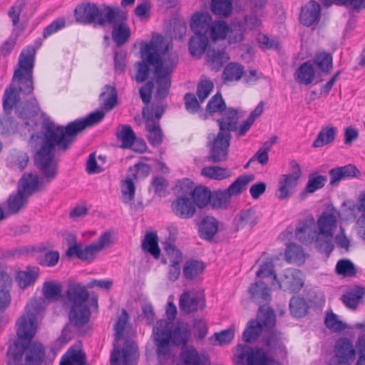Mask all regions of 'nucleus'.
I'll use <instances>...</instances> for the list:
<instances>
[{"instance_id": "nucleus-55", "label": "nucleus", "mask_w": 365, "mask_h": 365, "mask_svg": "<svg viewBox=\"0 0 365 365\" xmlns=\"http://www.w3.org/2000/svg\"><path fill=\"white\" fill-rule=\"evenodd\" d=\"M324 324L333 332H341L346 328V324L339 320L338 316L331 311L326 313Z\"/></svg>"}, {"instance_id": "nucleus-11", "label": "nucleus", "mask_w": 365, "mask_h": 365, "mask_svg": "<svg viewBox=\"0 0 365 365\" xmlns=\"http://www.w3.org/2000/svg\"><path fill=\"white\" fill-rule=\"evenodd\" d=\"M289 166L291 173L282 175L279 180L276 195L279 200H284L290 196L291 191L297 186L299 180L302 175V168L296 160H292L289 162Z\"/></svg>"}, {"instance_id": "nucleus-58", "label": "nucleus", "mask_w": 365, "mask_h": 365, "mask_svg": "<svg viewBox=\"0 0 365 365\" xmlns=\"http://www.w3.org/2000/svg\"><path fill=\"white\" fill-rule=\"evenodd\" d=\"M257 321L262 326V329H271L274 326L276 322V317L274 311L271 309L263 310L262 307H259L257 314Z\"/></svg>"}, {"instance_id": "nucleus-39", "label": "nucleus", "mask_w": 365, "mask_h": 365, "mask_svg": "<svg viewBox=\"0 0 365 365\" xmlns=\"http://www.w3.org/2000/svg\"><path fill=\"white\" fill-rule=\"evenodd\" d=\"M205 269L202 262L190 259L186 261L182 269L184 277L187 280H193L200 275Z\"/></svg>"}, {"instance_id": "nucleus-54", "label": "nucleus", "mask_w": 365, "mask_h": 365, "mask_svg": "<svg viewBox=\"0 0 365 365\" xmlns=\"http://www.w3.org/2000/svg\"><path fill=\"white\" fill-rule=\"evenodd\" d=\"M165 252L164 263L167 264H180L182 259V253L172 243H165L163 247Z\"/></svg>"}, {"instance_id": "nucleus-23", "label": "nucleus", "mask_w": 365, "mask_h": 365, "mask_svg": "<svg viewBox=\"0 0 365 365\" xmlns=\"http://www.w3.org/2000/svg\"><path fill=\"white\" fill-rule=\"evenodd\" d=\"M180 359L182 365H209L207 357L200 354L192 346L182 349Z\"/></svg>"}, {"instance_id": "nucleus-9", "label": "nucleus", "mask_w": 365, "mask_h": 365, "mask_svg": "<svg viewBox=\"0 0 365 365\" xmlns=\"http://www.w3.org/2000/svg\"><path fill=\"white\" fill-rule=\"evenodd\" d=\"M112 244L111 235L108 232L103 233L98 239L89 245L83 247L77 243L70 246L66 255L68 257L76 256L79 259L86 262L93 261L98 254L103 249L108 247Z\"/></svg>"}, {"instance_id": "nucleus-29", "label": "nucleus", "mask_w": 365, "mask_h": 365, "mask_svg": "<svg viewBox=\"0 0 365 365\" xmlns=\"http://www.w3.org/2000/svg\"><path fill=\"white\" fill-rule=\"evenodd\" d=\"M62 285L60 282L57 281H46L42 287V294L43 298L38 299H33L28 304H29L31 301L37 300V299H43L44 307L45 299L47 300H56L58 299L62 292ZM44 308L41 311V312L38 314V316L43 312Z\"/></svg>"}, {"instance_id": "nucleus-18", "label": "nucleus", "mask_w": 365, "mask_h": 365, "mask_svg": "<svg viewBox=\"0 0 365 365\" xmlns=\"http://www.w3.org/2000/svg\"><path fill=\"white\" fill-rule=\"evenodd\" d=\"M205 300L195 292H184L179 300V307L185 314H190L197 312L199 309H203Z\"/></svg>"}, {"instance_id": "nucleus-3", "label": "nucleus", "mask_w": 365, "mask_h": 365, "mask_svg": "<svg viewBox=\"0 0 365 365\" xmlns=\"http://www.w3.org/2000/svg\"><path fill=\"white\" fill-rule=\"evenodd\" d=\"M36 50L27 46L21 52L17 67L14 70L12 81L18 88L10 86L6 89L3 98V108L6 113H11L19 101V93L29 95L34 90L33 69L34 67Z\"/></svg>"}, {"instance_id": "nucleus-62", "label": "nucleus", "mask_w": 365, "mask_h": 365, "mask_svg": "<svg viewBox=\"0 0 365 365\" xmlns=\"http://www.w3.org/2000/svg\"><path fill=\"white\" fill-rule=\"evenodd\" d=\"M322 3L329 6L333 3L338 5L349 6L354 10H361L365 9V0H320Z\"/></svg>"}, {"instance_id": "nucleus-22", "label": "nucleus", "mask_w": 365, "mask_h": 365, "mask_svg": "<svg viewBox=\"0 0 365 365\" xmlns=\"http://www.w3.org/2000/svg\"><path fill=\"white\" fill-rule=\"evenodd\" d=\"M321 7L315 1H309L302 8L299 20L305 26H310L319 21L320 19Z\"/></svg>"}, {"instance_id": "nucleus-7", "label": "nucleus", "mask_w": 365, "mask_h": 365, "mask_svg": "<svg viewBox=\"0 0 365 365\" xmlns=\"http://www.w3.org/2000/svg\"><path fill=\"white\" fill-rule=\"evenodd\" d=\"M105 116L103 110H96L83 118L69 123L66 127L56 125L49 117H45L41 125L43 137H73L86 128L101 122Z\"/></svg>"}, {"instance_id": "nucleus-31", "label": "nucleus", "mask_w": 365, "mask_h": 365, "mask_svg": "<svg viewBox=\"0 0 365 365\" xmlns=\"http://www.w3.org/2000/svg\"><path fill=\"white\" fill-rule=\"evenodd\" d=\"M264 344L269 350L276 355L281 357L287 356L285 346L282 341L281 333L277 331H272L264 339Z\"/></svg>"}, {"instance_id": "nucleus-28", "label": "nucleus", "mask_w": 365, "mask_h": 365, "mask_svg": "<svg viewBox=\"0 0 365 365\" xmlns=\"http://www.w3.org/2000/svg\"><path fill=\"white\" fill-rule=\"evenodd\" d=\"M11 282V277L6 272L0 270V312L4 311L10 304L9 289Z\"/></svg>"}, {"instance_id": "nucleus-19", "label": "nucleus", "mask_w": 365, "mask_h": 365, "mask_svg": "<svg viewBox=\"0 0 365 365\" xmlns=\"http://www.w3.org/2000/svg\"><path fill=\"white\" fill-rule=\"evenodd\" d=\"M334 353L339 364H349L354 361L356 356L352 343L346 338L337 340L334 346Z\"/></svg>"}, {"instance_id": "nucleus-52", "label": "nucleus", "mask_w": 365, "mask_h": 365, "mask_svg": "<svg viewBox=\"0 0 365 365\" xmlns=\"http://www.w3.org/2000/svg\"><path fill=\"white\" fill-rule=\"evenodd\" d=\"M38 276V272L34 269H27L17 273L16 282L21 289H25L34 284Z\"/></svg>"}, {"instance_id": "nucleus-60", "label": "nucleus", "mask_w": 365, "mask_h": 365, "mask_svg": "<svg viewBox=\"0 0 365 365\" xmlns=\"http://www.w3.org/2000/svg\"><path fill=\"white\" fill-rule=\"evenodd\" d=\"M336 272L344 277H354L356 273V269L349 259H341L336 264Z\"/></svg>"}, {"instance_id": "nucleus-35", "label": "nucleus", "mask_w": 365, "mask_h": 365, "mask_svg": "<svg viewBox=\"0 0 365 365\" xmlns=\"http://www.w3.org/2000/svg\"><path fill=\"white\" fill-rule=\"evenodd\" d=\"M99 100L101 102L102 108L106 110H111L117 104L118 93L115 87L107 85L104 91L100 94Z\"/></svg>"}, {"instance_id": "nucleus-45", "label": "nucleus", "mask_w": 365, "mask_h": 365, "mask_svg": "<svg viewBox=\"0 0 365 365\" xmlns=\"http://www.w3.org/2000/svg\"><path fill=\"white\" fill-rule=\"evenodd\" d=\"M210 9L216 16L227 17L232 13V3L231 0H212Z\"/></svg>"}, {"instance_id": "nucleus-10", "label": "nucleus", "mask_w": 365, "mask_h": 365, "mask_svg": "<svg viewBox=\"0 0 365 365\" xmlns=\"http://www.w3.org/2000/svg\"><path fill=\"white\" fill-rule=\"evenodd\" d=\"M108 6L100 10L95 4L88 3L86 5L78 6L75 9V17L77 22L83 24H97L103 26L107 22V13Z\"/></svg>"}, {"instance_id": "nucleus-24", "label": "nucleus", "mask_w": 365, "mask_h": 365, "mask_svg": "<svg viewBox=\"0 0 365 365\" xmlns=\"http://www.w3.org/2000/svg\"><path fill=\"white\" fill-rule=\"evenodd\" d=\"M212 20V16L207 13L195 14L191 19V30L195 35L208 36Z\"/></svg>"}, {"instance_id": "nucleus-20", "label": "nucleus", "mask_w": 365, "mask_h": 365, "mask_svg": "<svg viewBox=\"0 0 365 365\" xmlns=\"http://www.w3.org/2000/svg\"><path fill=\"white\" fill-rule=\"evenodd\" d=\"M173 213L182 219H190L196 212L195 204L188 197H178L171 204Z\"/></svg>"}, {"instance_id": "nucleus-48", "label": "nucleus", "mask_w": 365, "mask_h": 365, "mask_svg": "<svg viewBox=\"0 0 365 365\" xmlns=\"http://www.w3.org/2000/svg\"><path fill=\"white\" fill-rule=\"evenodd\" d=\"M243 73L244 68L242 65L232 62L225 68L222 78L226 81H239Z\"/></svg>"}, {"instance_id": "nucleus-32", "label": "nucleus", "mask_w": 365, "mask_h": 365, "mask_svg": "<svg viewBox=\"0 0 365 365\" xmlns=\"http://www.w3.org/2000/svg\"><path fill=\"white\" fill-rule=\"evenodd\" d=\"M294 79L304 85L310 84L315 77V71L310 61L303 63L294 72Z\"/></svg>"}, {"instance_id": "nucleus-49", "label": "nucleus", "mask_w": 365, "mask_h": 365, "mask_svg": "<svg viewBox=\"0 0 365 365\" xmlns=\"http://www.w3.org/2000/svg\"><path fill=\"white\" fill-rule=\"evenodd\" d=\"M228 26L224 21H216L211 23L208 37L213 41L225 38L228 32Z\"/></svg>"}, {"instance_id": "nucleus-50", "label": "nucleus", "mask_w": 365, "mask_h": 365, "mask_svg": "<svg viewBox=\"0 0 365 365\" xmlns=\"http://www.w3.org/2000/svg\"><path fill=\"white\" fill-rule=\"evenodd\" d=\"M289 309L294 317H302L307 313L308 306L304 298L293 297L289 302Z\"/></svg>"}, {"instance_id": "nucleus-12", "label": "nucleus", "mask_w": 365, "mask_h": 365, "mask_svg": "<svg viewBox=\"0 0 365 365\" xmlns=\"http://www.w3.org/2000/svg\"><path fill=\"white\" fill-rule=\"evenodd\" d=\"M125 16L123 13L108 9L107 13V22L113 25L112 38L118 46L125 44L129 39L130 31L124 23Z\"/></svg>"}, {"instance_id": "nucleus-44", "label": "nucleus", "mask_w": 365, "mask_h": 365, "mask_svg": "<svg viewBox=\"0 0 365 365\" xmlns=\"http://www.w3.org/2000/svg\"><path fill=\"white\" fill-rule=\"evenodd\" d=\"M334 235L327 233H320L317 232L314 242H315L317 250L329 255L334 249L332 243Z\"/></svg>"}, {"instance_id": "nucleus-34", "label": "nucleus", "mask_w": 365, "mask_h": 365, "mask_svg": "<svg viewBox=\"0 0 365 365\" xmlns=\"http://www.w3.org/2000/svg\"><path fill=\"white\" fill-rule=\"evenodd\" d=\"M218 230V223L215 218L212 217H206L200 225V237L204 240L210 241L216 235Z\"/></svg>"}, {"instance_id": "nucleus-21", "label": "nucleus", "mask_w": 365, "mask_h": 365, "mask_svg": "<svg viewBox=\"0 0 365 365\" xmlns=\"http://www.w3.org/2000/svg\"><path fill=\"white\" fill-rule=\"evenodd\" d=\"M300 275V271L289 269L286 271L284 278L277 282L280 289L289 292H297L302 289L304 284Z\"/></svg>"}, {"instance_id": "nucleus-53", "label": "nucleus", "mask_w": 365, "mask_h": 365, "mask_svg": "<svg viewBox=\"0 0 365 365\" xmlns=\"http://www.w3.org/2000/svg\"><path fill=\"white\" fill-rule=\"evenodd\" d=\"M314 64L323 73H329L332 68V56L327 52L317 53L314 58Z\"/></svg>"}, {"instance_id": "nucleus-51", "label": "nucleus", "mask_w": 365, "mask_h": 365, "mask_svg": "<svg viewBox=\"0 0 365 365\" xmlns=\"http://www.w3.org/2000/svg\"><path fill=\"white\" fill-rule=\"evenodd\" d=\"M263 329L257 320H251L249 322L247 328L243 331V339L247 343H252L255 341Z\"/></svg>"}, {"instance_id": "nucleus-15", "label": "nucleus", "mask_w": 365, "mask_h": 365, "mask_svg": "<svg viewBox=\"0 0 365 365\" xmlns=\"http://www.w3.org/2000/svg\"><path fill=\"white\" fill-rule=\"evenodd\" d=\"M238 354V365H266L267 354L262 348L253 349L249 346H240Z\"/></svg>"}, {"instance_id": "nucleus-41", "label": "nucleus", "mask_w": 365, "mask_h": 365, "mask_svg": "<svg viewBox=\"0 0 365 365\" xmlns=\"http://www.w3.org/2000/svg\"><path fill=\"white\" fill-rule=\"evenodd\" d=\"M142 249L152 255L155 259L159 258L160 250L158 247V237L155 232L145 234L142 242Z\"/></svg>"}, {"instance_id": "nucleus-8", "label": "nucleus", "mask_w": 365, "mask_h": 365, "mask_svg": "<svg viewBox=\"0 0 365 365\" xmlns=\"http://www.w3.org/2000/svg\"><path fill=\"white\" fill-rule=\"evenodd\" d=\"M253 175H242L239 176L225 190H217L212 192L210 205L215 209H227L231 202V197L240 195L248 184L254 180Z\"/></svg>"}, {"instance_id": "nucleus-38", "label": "nucleus", "mask_w": 365, "mask_h": 365, "mask_svg": "<svg viewBox=\"0 0 365 365\" xmlns=\"http://www.w3.org/2000/svg\"><path fill=\"white\" fill-rule=\"evenodd\" d=\"M208 36L195 35L190 38L188 45L190 53L193 56L200 57L208 45Z\"/></svg>"}, {"instance_id": "nucleus-40", "label": "nucleus", "mask_w": 365, "mask_h": 365, "mask_svg": "<svg viewBox=\"0 0 365 365\" xmlns=\"http://www.w3.org/2000/svg\"><path fill=\"white\" fill-rule=\"evenodd\" d=\"M28 202V197L17 189L7 200V209L10 214H16L24 208Z\"/></svg>"}, {"instance_id": "nucleus-25", "label": "nucleus", "mask_w": 365, "mask_h": 365, "mask_svg": "<svg viewBox=\"0 0 365 365\" xmlns=\"http://www.w3.org/2000/svg\"><path fill=\"white\" fill-rule=\"evenodd\" d=\"M249 293L251 299L258 304H267L272 299L269 288L263 282L252 284L249 288Z\"/></svg>"}, {"instance_id": "nucleus-33", "label": "nucleus", "mask_w": 365, "mask_h": 365, "mask_svg": "<svg viewBox=\"0 0 365 365\" xmlns=\"http://www.w3.org/2000/svg\"><path fill=\"white\" fill-rule=\"evenodd\" d=\"M200 174L206 178L221 181L229 178L232 175V172L225 167L211 165L204 167Z\"/></svg>"}, {"instance_id": "nucleus-6", "label": "nucleus", "mask_w": 365, "mask_h": 365, "mask_svg": "<svg viewBox=\"0 0 365 365\" xmlns=\"http://www.w3.org/2000/svg\"><path fill=\"white\" fill-rule=\"evenodd\" d=\"M89 292L86 287L78 283L69 284L63 300V307L68 309V319L72 325L81 328L90 319L88 306Z\"/></svg>"}, {"instance_id": "nucleus-43", "label": "nucleus", "mask_w": 365, "mask_h": 365, "mask_svg": "<svg viewBox=\"0 0 365 365\" xmlns=\"http://www.w3.org/2000/svg\"><path fill=\"white\" fill-rule=\"evenodd\" d=\"M286 260L289 263L301 264L304 262V253L302 247L296 243H290L285 251Z\"/></svg>"}, {"instance_id": "nucleus-56", "label": "nucleus", "mask_w": 365, "mask_h": 365, "mask_svg": "<svg viewBox=\"0 0 365 365\" xmlns=\"http://www.w3.org/2000/svg\"><path fill=\"white\" fill-rule=\"evenodd\" d=\"M17 129V123L10 116V113H5V115L0 118V135H16Z\"/></svg>"}, {"instance_id": "nucleus-47", "label": "nucleus", "mask_w": 365, "mask_h": 365, "mask_svg": "<svg viewBox=\"0 0 365 365\" xmlns=\"http://www.w3.org/2000/svg\"><path fill=\"white\" fill-rule=\"evenodd\" d=\"M39 107L34 102H25L18 105L16 108V113L19 117L27 119L37 115Z\"/></svg>"}, {"instance_id": "nucleus-46", "label": "nucleus", "mask_w": 365, "mask_h": 365, "mask_svg": "<svg viewBox=\"0 0 365 365\" xmlns=\"http://www.w3.org/2000/svg\"><path fill=\"white\" fill-rule=\"evenodd\" d=\"M327 182V177L317 173H312L308 177L307 185L302 195L311 194L322 188Z\"/></svg>"}, {"instance_id": "nucleus-26", "label": "nucleus", "mask_w": 365, "mask_h": 365, "mask_svg": "<svg viewBox=\"0 0 365 365\" xmlns=\"http://www.w3.org/2000/svg\"><path fill=\"white\" fill-rule=\"evenodd\" d=\"M257 222L255 211L252 208L240 211L234 218L235 230L239 231L246 227H252Z\"/></svg>"}, {"instance_id": "nucleus-61", "label": "nucleus", "mask_w": 365, "mask_h": 365, "mask_svg": "<svg viewBox=\"0 0 365 365\" xmlns=\"http://www.w3.org/2000/svg\"><path fill=\"white\" fill-rule=\"evenodd\" d=\"M263 110L264 103L260 102L255 110L251 112L247 119L242 122V128L240 129V133H247L255 120L262 114Z\"/></svg>"}, {"instance_id": "nucleus-16", "label": "nucleus", "mask_w": 365, "mask_h": 365, "mask_svg": "<svg viewBox=\"0 0 365 365\" xmlns=\"http://www.w3.org/2000/svg\"><path fill=\"white\" fill-rule=\"evenodd\" d=\"M317 232L315 220L310 215L299 222L294 235L296 238L303 244H312L314 242Z\"/></svg>"}, {"instance_id": "nucleus-37", "label": "nucleus", "mask_w": 365, "mask_h": 365, "mask_svg": "<svg viewBox=\"0 0 365 365\" xmlns=\"http://www.w3.org/2000/svg\"><path fill=\"white\" fill-rule=\"evenodd\" d=\"M38 181V177L36 175H33L31 173L24 175L19 182L17 189L29 197L36 191Z\"/></svg>"}, {"instance_id": "nucleus-57", "label": "nucleus", "mask_w": 365, "mask_h": 365, "mask_svg": "<svg viewBox=\"0 0 365 365\" xmlns=\"http://www.w3.org/2000/svg\"><path fill=\"white\" fill-rule=\"evenodd\" d=\"M361 288H356L343 294L341 300L346 307L354 309L361 300Z\"/></svg>"}, {"instance_id": "nucleus-14", "label": "nucleus", "mask_w": 365, "mask_h": 365, "mask_svg": "<svg viewBox=\"0 0 365 365\" xmlns=\"http://www.w3.org/2000/svg\"><path fill=\"white\" fill-rule=\"evenodd\" d=\"M242 116L237 109H227L225 116L217 120L220 131L217 137H230V131H234L237 135H245L246 133H240V129L242 128V123L240 125H238L237 123Z\"/></svg>"}, {"instance_id": "nucleus-36", "label": "nucleus", "mask_w": 365, "mask_h": 365, "mask_svg": "<svg viewBox=\"0 0 365 365\" xmlns=\"http://www.w3.org/2000/svg\"><path fill=\"white\" fill-rule=\"evenodd\" d=\"M212 192L210 190L205 186L198 185L195 187L192 190V202L195 206L200 208L206 207L210 203Z\"/></svg>"}, {"instance_id": "nucleus-30", "label": "nucleus", "mask_w": 365, "mask_h": 365, "mask_svg": "<svg viewBox=\"0 0 365 365\" xmlns=\"http://www.w3.org/2000/svg\"><path fill=\"white\" fill-rule=\"evenodd\" d=\"M59 365H89L86 363V354L76 347L69 348L62 356Z\"/></svg>"}, {"instance_id": "nucleus-1", "label": "nucleus", "mask_w": 365, "mask_h": 365, "mask_svg": "<svg viewBox=\"0 0 365 365\" xmlns=\"http://www.w3.org/2000/svg\"><path fill=\"white\" fill-rule=\"evenodd\" d=\"M140 53L142 61L136 63V81H145L150 73L148 65L153 66L157 84L155 97L160 100L165 98L171 85L170 75L178 63V55L170 52L169 43L161 36L152 39L141 47Z\"/></svg>"}, {"instance_id": "nucleus-63", "label": "nucleus", "mask_w": 365, "mask_h": 365, "mask_svg": "<svg viewBox=\"0 0 365 365\" xmlns=\"http://www.w3.org/2000/svg\"><path fill=\"white\" fill-rule=\"evenodd\" d=\"M121 192L123 195V202L124 203H128L134 199L135 187L131 178H127L123 181Z\"/></svg>"}, {"instance_id": "nucleus-2", "label": "nucleus", "mask_w": 365, "mask_h": 365, "mask_svg": "<svg viewBox=\"0 0 365 365\" xmlns=\"http://www.w3.org/2000/svg\"><path fill=\"white\" fill-rule=\"evenodd\" d=\"M43 300L31 301L25 307L24 313L16 322L18 341L8 349L7 354L14 362L20 361L26 351L28 365H41L45 358V350L41 344L31 343L37 331V318L43 309Z\"/></svg>"}, {"instance_id": "nucleus-5", "label": "nucleus", "mask_w": 365, "mask_h": 365, "mask_svg": "<svg viewBox=\"0 0 365 365\" xmlns=\"http://www.w3.org/2000/svg\"><path fill=\"white\" fill-rule=\"evenodd\" d=\"M153 336L158 356L166 359L170 356V344L182 346V349L187 347L191 331L187 324L161 319L153 327Z\"/></svg>"}, {"instance_id": "nucleus-4", "label": "nucleus", "mask_w": 365, "mask_h": 365, "mask_svg": "<svg viewBox=\"0 0 365 365\" xmlns=\"http://www.w3.org/2000/svg\"><path fill=\"white\" fill-rule=\"evenodd\" d=\"M75 138H31L34 160L43 175L45 182L54 180L58 173V161L55 159L56 150L65 151L73 143Z\"/></svg>"}, {"instance_id": "nucleus-59", "label": "nucleus", "mask_w": 365, "mask_h": 365, "mask_svg": "<svg viewBox=\"0 0 365 365\" xmlns=\"http://www.w3.org/2000/svg\"><path fill=\"white\" fill-rule=\"evenodd\" d=\"M120 147L124 149H130L135 152L143 153L147 149L145 142L143 138H120Z\"/></svg>"}, {"instance_id": "nucleus-42", "label": "nucleus", "mask_w": 365, "mask_h": 365, "mask_svg": "<svg viewBox=\"0 0 365 365\" xmlns=\"http://www.w3.org/2000/svg\"><path fill=\"white\" fill-rule=\"evenodd\" d=\"M207 56L210 68L216 71H219L222 65L229 59V56L224 48L221 50H208Z\"/></svg>"}, {"instance_id": "nucleus-27", "label": "nucleus", "mask_w": 365, "mask_h": 365, "mask_svg": "<svg viewBox=\"0 0 365 365\" xmlns=\"http://www.w3.org/2000/svg\"><path fill=\"white\" fill-rule=\"evenodd\" d=\"M317 232L334 235L337 225L336 216L334 212H324L317 221Z\"/></svg>"}, {"instance_id": "nucleus-17", "label": "nucleus", "mask_w": 365, "mask_h": 365, "mask_svg": "<svg viewBox=\"0 0 365 365\" xmlns=\"http://www.w3.org/2000/svg\"><path fill=\"white\" fill-rule=\"evenodd\" d=\"M208 145L210 147L208 161L219 163L227 160L230 145L229 138H214Z\"/></svg>"}, {"instance_id": "nucleus-13", "label": "nucleus", "mask_w": 365, "mask_h": 365, "mask_svg": "<svg viewBox=\"0 0 365 365\" xmlns=\"http://www.w3.org/2000/svg\"><path fill=\"white\" fill-rule=\"evenodd\" d=\"M138 358L137 344L130 340H126L122 350L114 347L111 355L110 365H136Z\"/></svg>"}, {"instance_id": "nucleus-64", "label": "nucleus", "mask_w": 365, "mask_h": 365, "mask_svg": "<svg viewBox=\"0 0 365 365\" xmlns=\"http://www.w3.org/2000/svg\"><path fill=\"white\" fill-rule=\"evenodd\" d=\"M225 109V103L220 93L215 95L207 105V110L212 113L222 112Z\"/></svg>"}]
</instances>
